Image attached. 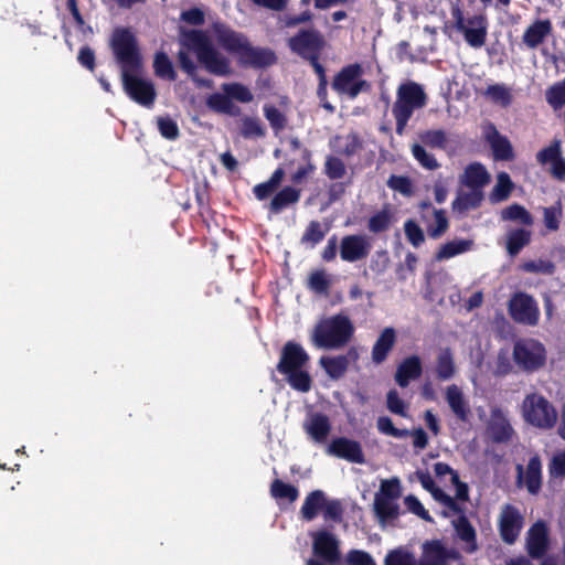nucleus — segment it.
<instances>
[{
	"instance_id": "63",
	"label": "nucleus",
	"mask_w": 565,
	"mask_h": 565,
	"mask_svg": "<svg viewBox=\"0 0 565 565\" xmlns=\"http://www.w3.org/2000/svg\"><path fill=\"white\" fill-rule=\"evenodd\" d=\"M404 503L408 511H411L415 515L419 516L425 521L433 522V519L430 518L429 513L415 495H407L404 499Z\"/></svg>"
},
{
	"instance_id": "55",
	"label": "nucleus",
	"mask_w": 565,
	"mask_h": 565,
	"mask_svg": "<svg viewBox=\"0 0 565 565\" xmlns=\"http://www.w3.org/2000/svg\"><path fill=\"white\" fill-rule=\"evenodd\" d=\"M544 224L550 231H557L562 217V207L559 202L543 209Z\"/></svg>"
},
{
	"instance_id": "48",
	"label": "nucleus",
	"mask_w": 565,
	"mask_h": 565,
	"mask_svg": "<svg viewBox=\"0 0 565 565\" xmlns=\"http://www.w3.org/2000/svg\"><path fill=\"white\" fill-rule=\"evenodd\" d=\"M154 73L163 78L174 79L175 72L173 70L172 63L167 56V54L159 52L154 56L153 61Z\"/></svg>"
},
{
	"instance_id": "36",
	"label": "nucleus",
	"mask_w": 565,
	"mask_h": 565,
	"mask_svg": "<svg viewBox=\"0 0 565 565\" xmlns=\"http://www.w3.org/2000/svg\"><path fill=\"white\" fill-rule=\"evenodd\" d=\"M433 222L430 223L428 216L424 213L422 220L426 223L427 233L431 238H439L448 230V220L443 210L433 209Z\"/></svg>"
},
{
	"instance_id": "60",
	"label": "nucleus",
	"mask_w": 565,
	"mask_h": 565,
	"mask_svg": "<svg viewBox=\"0 0 565 565\" xmlns=\"http://www.w3.org/2000/svg\"><path fill=\"white\" fill-rule=\"evenodd\" d=\"M385 565H416V561L411 553L396 550L387 554Z\"/></svg>"
},
{
	"instance_id": "18",
	"label": "nucleus",
	"mask_w": 565,
	"mask_h": 565,
	"mask_svg": "<svg viewBox=\"0 0 565 565\" xmlns=\"http://www.w3.org/2000/svg\"><path fill=\"white\" fill-rule=\"evenodd\" d=\"M488 433L495 441H508L513 435V428L507 415L499 408H492L488 423Z\"/></svg>"
},
{
	"instance_id": "16",
	"label": "nucleus",
	"mask_w": 565,
	"mask_h": 565,
	"mask_svg": "<svg viewBox=\"0 0 565 565\" xmlns=\"http://www.w3.org/2000/svg\"><path fill=\"white\" fill-rule=\"evenodd\" d=\"M422 550L419 565H447L450 559L458 558V553L455 550L446 548L438 540L425 542Z\"/></svg>"
},
{
	"instance_id": "34",
	"label": "nucleus",
	"mask_w": 565,
	"mask_h": 565,
	"mask_svg": "<svg viewBox=\"0 0 565 565\" xmlns=\"http://www.w3.org/2000/svg\"><path fill=\"white\" fill-rule=\"evenodd\" d=\"M473 242L470 239H452L441 245L436 253V260H445L471 249Z\"/></svg>"
},
{
	"instance_id": "33",
	"label": "nucleus",
	"mask_w": 565,
	"mask_h": 565,
	"mask_svg": "<svg viewBox=\"0 0 565 565\" xmlns=\"http://www.w3.org/2000/svg\"><path fill=\"white\" fill-rule=\"evenodd\" d=\"M326 499V494L321 490L310 492L300 509L301 516L307 521L313 520L318 512L323 509Z\"/></svg>"
},
{
	"instance_id": "15",
	"label": "nucleus",
	"mask_w": 565,
	"mask_h": 565,
	"mask_svg": "<svg viewBox=\"0 0 565 565\" xmlns=\"http://www.w3.org/2000/svg\"><path fill=\"white\" fill-rule=\"evenodd\" d=\"M309 361V355L303 348L295 342H287L281 350L277 370L281 374L302 369Z\"/></svg>"
},
{
	"instance_id": "57",
	"label": "nucleus",
	"mask_w": 565,
	"mask_h": 565,
	"mask_svg": "<svg viewBox=\"0 0 565 565\" xmlns=\"http://www.w3.org/2000/svg\"><path fill=\"white\" fill-rule=\"evenodd\" d=\"M404 232H405V235H406L408 242L414 247H418L425 241V235H424L423 230L413 220H408V221L405 222V224H404Z\"/></svg>"
},
{
	"instance_id": "28",
	"label": "nucleus",
	"mask_w": 565,
	"mask_h": 565,
	"mask_svg": "<svg viewBox=\"0 0 565 565\" xmlns=\"http://www.w3.org/2000/svg\"><path fill=\"white\" fill-rule=\"evenodd\" d=\"M244 64L264 67L275 63L276 56L270 50L253 47L248 43L241 54Z\"/></svg>"
},
{
	"instance_id": "54",
	"label": "nucleus",
	"mask_w": 565,
	"mask_h": 565,
	"mask_svg": "<svg viewBox=\"0 0 565 565\" xmlns=\"http://www.w3.org/2000/svg\"><path fill=\"white\" fill-rule=\"evenodd\" d=\"M330 284L331 279L323 270L313 271L309 276V288L318 294H326Z\"/></svg>"
},
{
	"instance_id": "29",
	"label": "nucleus",
	"mask_w": 565,
	"mask_h": 565,
	"mask_svg": "<svg viewBox=\"0 0 565 565\" xmlns=\"http://www.w3.org/2000/svg\"><path fill=\"white\" fill-rule=\"evenodd\" d=\"M490 180V175L480 163L469 164L462 175L460 182L467 188H475L481 190Z\"/></svg>"
},
{
	"instance_id": "14",
	"label": "nucleus",
	"mask_w": 565,
	"mask_h": 565,
	"mask_svg": "<svg viewBox=\"0 0 565 565\" xmlns=\"http://www.w3.org/2000/svg\"><path fill=\"white\" fill-rule=\"evenodd\" d=\"M327 454L354 463L365 462L360 443L345 437L333 439L327 447Z\"/></svg>"
},
{
	"instance_id": "51",
	"label": "nucleus",
	"mask_w": 565,
	"mask_h": 565,
	"mask_svg": "<svg viewBox=\"0 0 565 565\" xmlns=\"http://www.w3.org/2000/svg\"><path fill=\"white\" fill-rule=\"evenodd\" d=\"M545 97L547 103L554 108L558 109L565 105V78L551 86L546 93Z\"/></svg>"
},
{
	"instance_id": "53",
	"label": "nucleus",
	"mask_w": 565,
	"mask_h": 565,
	"mask_svg": "<svg viewBox=\"0 0 565 565\" xmlns=\"http://www.w3.org/2000/svg\"><path fill=\"white\" fill-rule=\"evenodd\" d=\"M521 269L526 273L552 275L555 270V265L546 259L526 260L521 265Z\"/></svg>"
},
{
	"instance_id": "38",
	"label": "nucleus",
	"mask_w": 565,
	"mask_h": 565,
	"mask_svg": "<svg viewBox=\"0 0 565 565\" xmlns=\"http://www.w3.org/2000/svg\"><path fill=\"white\" fill-rule=\"evenodd\" d=\"M454 356L449 349L441 351L437 358L436 373L440 380H449L455 375Z\"/></svg>"
},
{
	"instance_id": "59",
	"label": "nucleus",
	"mask_w": 565,
	"mask_h": 565,
	"mask_svg": "<svg viewBox=\"0 0 565 565\" xmlns=\"http://www.w3.org/2000/svg\"><path fill=\"white\" fill-rule=\"evenodd\" d=\"M386 405L391 413L407 417V404L398 396V393L395 390L387 393Z\"/></svg>"
},
{
	"instance_id": "42",
	"label": "nucleus",
	"mask_w": 565,
	"mask_h": 565,
	"mask_svg": "<svg viewBox=\"0 0 565 565\" xmlns=\"http://www.w3.org/2000/svg\"><path fill=\"white\" fill-rule=\"evenodd\" d=\"M512 190V182L508 173L501 172L498 174L497 183L491 192V200L493 202H501L509 198Z\"/></svg>"
},
{
	"instance_id": "61",
	"label": "nucleus",
	"mask_w": 565,
	"mask_h": 565,
	"mask_svg": "<svg viewBox=\"0 0 565 565\" xmlns=\"http://www.w3.org/2000/svg\"><path fill=\"white\" fill-rule=\"evenodd\" d=\"M391 224V215L387 211H381L369 221V230L373 233L386 231Z\"/></svg>"
},
{
	"instance_id": "49",
	"label": "nucleus",
	"mask_w": 565,
	"mask_h": 565,
	"mask_svg": "<svg viewBox=\"0 0 565 565\" xmlns=\"http://www.w3.org/2000/svg\"><path fill=\"white\" fill-rule=\"evenodd\" d=\"M562 157L561 140L555 139L551 145L536 153V160L541 164L550 166Z\"/></svg>"
},
{
	"instance_id": "35",
	"label": "nucleus",
	"mask_w": 565,
	"mask_h": 565,
	"mask_svg": "<svg viewBox=\"0 0 565 565\" xmlns=\"http://www.w3.org/2000/svg\"><path fill=\"white\" fill-rule=\"evenodd\" d=\"M434 471L437 476L443 477L446 475L450 476L451 483L456 487V501H467L468 500V487L466 483L460 482L459 476L456 471H454L450 466L444 462H437L434 466Z\"/></svg>"
},
{
	"instance_id": "21",
	"label": "nucleus",
	"mask_w": 565,
	"mask_h": 565,
	"mask_svg": "<svg viewBox=\"0 0 565 565\" xmlns=\"http://www.w3.org/2000/svg\"><path fill=\"white\" fill-rule=\"evenodd\" d=\"M445 398L451 412L458 419L466 422L469 418L470 405L459 386L455 384L447 386L445 391Z\"/></svg>"
},
{
	"instance_id": "58",
	"label": "nucleus",
	"mask_w": 565,
	"mask_h": 565,
	"mask_svg": "<svg viewBox=\"0 0 565 565\" xmlns=\"http://www.w3.org/2000/svg\"><path fill=\"white\" fill-rule=\"evenodd\" d=\"M377 429L388 436H393L395 438H404L409 435V430L407 429H398L394 426L392 419L386 416H382L377 419Z\"/></svg>"
},
{
	"instance_id": "46",
	"label": "nucleus",
	"mask_w": 565,
	"mask_h": 565,
	"mask_svg": "<svg viewBox=\"0 0 565 565\" xmlns=\"http://www.w3.org/2000/svg\"><path fill=\"white\" fill-rule=\"evenodd\" d=\"M484 96L488 97L491 102L504 107L511 103L512 97L509 88L502 84L490 85L486 89Z\"/></svg>"
},
{
	"instance_id": "62",
	"label": "nucleus",
	"mask_w": 565,
	"mask_h": 565,
	"mask_svg": "<svg viewBox=\"0 0 565 565\" xmlns=\"http://www.w3.org/2000/svg\"><path fill=\"white\" fill-rule=\"evenodd\" d=\"M324 171L330 179H340L345 174V166L339 158L329 157L324 164Z\"/></svg>"
},
{
	"instance_id": "47",
	"label": "nucleus",
	"mask_w": 565,
	"mask_h": 565,
	"mask_svg": "<svg viewBox=\"0 0 565 565\" xmlns=\"http://www.w3.org/2000/svg\"><path fill=\"white\" fill-rule=\"evenodd\" d=\"M530 242V232L516 230L508 236V252L510 255H516Z\"/></svg>"
},
{
	"instance_id": "8",
	"label": "nucleus",
	"mask_w": 565,
	"mask_h": 565,
	"mask_svg": "<svg viewBox=\"0 0 565 565\" xmlns=\"http://www.w3.org/2000/svg\"><path fill=\"white\" fill-rule=\"evenodd\" d=\"M513 358L521 369L535 371L545 364L546 350L535 339H520L514 343Z\"/></svg>"
},
{
	"instance_id": "44",
	"label": "nucleus",
	"mask_w": 565,
	"mask_h": 565,
	"mask_svg": "<svg viewBox=\"0 0 565 565\" xmlns=\"http://www.w3.org/2000/svg\"><path fill=\"white\" fill-rule=\"evenodd\" d=\"M501 217L503 220L515 221L525 225H531L533 223V217L531 214L522 205L519 204H512L503 209L501 212Z\"/></svg>"
},
{
	"instance_id": "39",
	"label": "nucleus",
	"mask_w": 565,
	"mask_h": 565,
	"mask_svg": "<svg viewBox=\"0 0 565 565\" xmlns=\"http://www.w3.org/2000/svg\"><path fill=\"white\" fill-rule=\"evenodd\" d=\"M206 105L210 109L222 113V114H234V104L230 99V96L223 92L214 93L210 95L206 99Z\"/></svg>"
},
{
	"instance_id": "41",
	"label": "nucleus",
	"mask_w": 565,
	"mask_h": 565,
	"mask_svg": "<svg viewBox=\"0 0 565 565\" xmlns=\"http://www.w3.org/2000/svg\"><path fill=\"white\" fill-rule=\"evenodd\" d=\"M270 494L275 499H287L292 503L298 499L299 491L296 487L276 479L270 484Z\"/></svg>"
},
{
	"instance_id": "9",
	"label": "nucleus",
	"mask_w": 565,
	"mask_h": 565,
	"mask_svg": "<svg viewBox=\"0 0 565 565\" xmlns=\"http://www.w3.org/2000/svg\"><path fill=\"white\" fill-rule=\"evenodd\" d=\"M363 68L360 64H351L343 67L333 78L332 88L339 94L351 99L361 92L367 90L370 84L363 79Z\"/></svg>"
},
{
	"instance_id": "19",
	"label": "nucleus",
	"mask_w": 565,
	"mask_h": 565,
	"mask_svg": "<svg viewBox=\"0 0 565 565\" xmlns=\"http://www.w3.org/2000/svg\"><path fill=\"white\" fill-rule=\"evenodd\" d=\"M416 477L423 488L429 491L436 501L443 503L447 509H449V511L454 513L462 512L460 503L457 502L452 497L446 494L441 489L437 488L428 472L418 471Z\"/></svg>"
},
{
	"instance_id": "25",
	"label": "nucleus",
	"mask_w": 565,
	"mask_h": 565,
	"mask_svg": "<svg viewBox=\"0 0 565 565\" xmlns=\"http://www.w3.org/2000/svg\"><path fill=\"white\" fill-rule=\"evenodd\" d=\"M215 35L217 42L227 51L242 54L247 41L241 34L225 28L224 25H215Z\"/></svg>"
},
{
	"instance_id": "20",
	"label": "nucleus",
	"mask_w": 565,
	"mask_h": 565,
	"mask_svg": "<svg viewBox=\"0 0 565 565\" xmlns=\"http://www.w3.org/2000/svg\"><path fill=\"white\" fill-rule=\"evenodd\" d=\"M527 552L532 557H541L547 547V527L542 521L534 523L526 535Z\"/></svg>"
},
{
	"instance_id": "31",
	"label": "nucleus",
	"mask_w": 565,
	"mask_h": 565,
	"mask_svg": "<svg viewBox=\"0 0 565 565\" xmlns=\"http://www.w3.org/2000/svg\"><path fill=\"white\" fill-rule=\"evenodd\" d=\"M483 199L481 190L468 188V190H460L456 200L452 202V207L456 211L465 212L470 209L477 207Z\"/></svg>"
},
{
	"instance_id": "27",
	"label": "nucleus",
	"mask_w": 565,
	"mask_h": 565,
	"mask_svg": "<svg viewBox=\"0 0 565 565\" xmlns=\"http://www.w3.org/2000/svg\"><path fill=\"white\" fill-rule=\"evenodd\" d=\"M551 32L552 23L550 20H537L525 30L522 38L523 43L529 49H535L544 42Z\"/></svg>"
},
{
	"instance_id": "17",
	"label": "nucleus",
	"mask_w": 565,
	"mask_h": 565,
	"mask_svg": "<svg viewBox=\"0 0 565 565\" xmlns=\"http://www.w3.org/2000/svg\"><path fill=\"white\" fill-rule=\"evenodd\" d=\"M313 553L329 564L340 558L339 540L330 532L319 531L313 535Z\"/></svg>"
},
{
	"instance_id": "3",
	"label": "nucleus",
	"mask_w": 565,
	"mask_h": 565,
	"mask_svg": "<svg viewBox=\"0 0 565 565\" xmlns=\"http://www.w3.org/2000/svg\"><path fill=\"white\" fill-rule=\"evenodd\" d=\"M180 43L183 47L195 52L199 61L212 74L225 76L231 73L230 63L217 52L202 31L181 30Z\"/></svg>"
},
{
	"instance_id": "45",
	"label": "nucleus",
	"mask_w": 565,
	"mask_h": 565,
	"mask_svg": "<svg viewBox=\"0 0 565 565\" xmlns=\"http://www.w3.org/2000/svg\"><path fill=\"white\" fill-rule=\"evenodd\" d=\"M289 385L300 392H308L311 388V377L303 369L285 374Z\"/></svg>"
},
{
	"instance_id": "11",
	"label": "nucleus",
	"mask_w": 565,
	"mask_h": 565,
	"mask_svg": "<svg viewBox=\"0 0 565 565\" xmlns=\"http://www.w3.org/2000/svg\"><path fill=\"white\" fill-rule=\"evenodd\" d=\"M288 43L292 52L305 58L318 57L324 46L323 36L319 31L313 29L300 31L298 34L290 38Z\"/></svg>"
},
{
	"instance_id": "22",
	"label": "nucleus",
	"mask_w": 565,
	"mask_h": 565,
	"mask_svg": "<svg viewBox=\"0 0 565 565\" xmlns=\"http://www.w3.org/2000/svg\"><path fill=\"white\" fill-rule=\"evenodd\" d=\"M518 478L519 481H524L526 489L531 493H537L541 489L542 481V463L539 456H533L526 467L523 470L521 465L518 466Z\"/></svg>"
},
{
	"instance_id": "5",
	"label": "nucleus",
	"mask_w": 565,
	"mask_h": 565,
	"mask_svg": "<svg viewBox=\"0 0 565 565\" xmlns=\"http://www.w3.org/2000/svg\"><path fill=\"white\" fill-rule=\"evenodd\" d=\"M426 105V94L423 87L415 82H407L397 88V98L393 106L396 119V132L403 135L407 121L415 109Z\"/></svg>"
},
{
	"instance_id": "2",
	"label": "nucleus",
	"mask_w": 565,
	"mask_h": 565,
	"mask_svg": "<svg viewBox=\"0 0 565 565\" xmlns=\"http://www.w3.org/2000/svg\"><path fill=\"white\" fill-rule=\"evenodd\" d=\"M354 326L344 315L321 319L311 331L310 339L315 347L326 350L343 348L351 340Z\"/></svg>"
},
{
	"instance_id": "56",
	"label": "nucleus",
	"mask_w": 565,
	"mask_h": 565,
	"mask_svg": "<svg viewBox=\"0 0 565 565\" xmlns=\"http://www.w3.org/2000/svg\"><path fill=\"white\" fill-rule=\"evenodd\" d=\"M326 233L327 228H323L319 222L312 221L308 225L301 239L303 243H309L313 246L323 239Z\"/></svg>"
},
{
	"instance_id": "52",
	"label": "nucleus",
	"mask_w": 565,
	"mask_h": 565,
	"mask_svg": "<svg viewBox=\"0 0 565 565\" xmlns=\"http://www.w3.org/2000/svg\"><path fill=\"white\" fill-rule=\"evenodd\" d=\"M412 153L423 168L427 170H436L439 168V163L436 158L431 153L427 152L423 146L414 143L412 146Z\"/></svg>"
},
{
	"instance_id": "43",
	"label": "nucleus",
	"mask_w": 565,
	"mask_h": 565,
	"mask_svg": "<svg viewBox=\"0 0 565 565\" xmlns=\"http://www.w3.org/2000/svg\"><path fill=\"white\" fill-rule=\"evenodd\" d=\"M222 90L230 96V99H235L239 103H250L253 100L252 92L239 83H225L222 85Z\"/></svg>"
},
{
	"instance_id": "24",
	"label": "nucleus",
	"mask_w": 565,
	"mask_h": 565,
	"mask_svg": "<svg viewBox=\"0 0 565 565\" xmlns=\"http://www.w3.org/2000/svg\"><path fill=\"white\" fill-rule=\"evenodd\" d=\"M303 429L315 443L322 444L330 434L331 425L326 415L316 413L307 417Z\"/></svg>"
},
{
	"instance_id": "12",
	"label": "nucleus",
	"mask_w": 565,
	"mask_h": 565,
	"mask_svg": "<svg viewBox=\"0 0 565 565\" xmlns=\"http://www.w3.org/2000/svg\"><path fill=\"white\" fill-rule=\"evenodd\" d=\"M523 527V515L520 511L505 504L502 507L499 515V530L502 540L508 544H513Z\"/></svg>"
},
{
	"instance_id": "6",
	"label": "nucleus",
	"mask_w": 565,
	"mask_h": 565,
	"mask_svg": "<svg viewBox=\"0 0 565 565\" xmlns=\"http://www.w3.org/2000/svg\"><path fill=\"white\" fill-rule=\"evenodd\" d=\"M524 419L539 428H552L557 419L553 405L542 395L533 393L525 396L522 403Z\"/></svg>"
},
{
	"instance_id": "64",
	"label": "nucleus",
	"mask_w": 565,
	"mask_h": 565,
	"mask_svg": "<svg viewBox=\"0 0 565 565\" xmlns=\"http://www.w3.org/2000/svg\"><path fill=\"white\" fill-rule=\"evenodd\" d=\"M158 128L160 134L167 139H175L179 135L178 125L168 117L158 118Z\"/></svg>"
},
{
	"instance_id": "37",
	"label": "nucleus",
	"mask_w": 565,
	"mask_h": 565,
	"mask_svg": "<svg viewBox=\"0 0 565 565\" xmlns=\"http://www.w3.org/2000/svg\"><path fill=\"white\" fill-rule=\"evenodd\" d=\"M285 177L284 168H277L268 181L264 183H259L254 186V194L258 200H265L268 195H270L282 182Z\"/></svg>"
},
{
	"instance_id": "26",
	"label": "nucleus",
	"mask_w": 565,
	"mask_h": 565,
	"mask_svg": "<svg viewBox=\"0 0 565 565\" xmlns=\"http://www.w3.org/2000/svg\"><path fill=\"white\" fill-rule=\"evenodd\" d=\"M422 374V362L417 355L405 359L397 367L395 381L401 387H406L412 380Z\"/></svg>"
},
{
	"instance_id": "10",
	"label": "nucleus",
	"mask_w": 565,
	"mask_h": 565,
	"mask_svg": "<svg viewBox=\"0 0 565 565\" xmlns=\"http://www.w3.org/2000/svg\"><path fill=\"white\" fill-rule=\"evenodd\" d=\"M511 317L519 323L535 326L539 322L540 310L536 301L527 294H515L509 303Z\"/></svg>"
},
{
	"instance_id": "32",
	"label": "nucleus",
	"mask_w": 565,
	"mask_h": 565,
	"mask_svg": "<svg viewBox=\"0 0 565 565\" xmlns=\"http://www.w3.org/2000/svg\"><path fill=\"white\" fill-rule=\"evenodd\" d=\"M301 195V191L294 186L282 188L270 201L269 207L271 212L279 213L287 206L296 204Z\"/></svg>"
},
{
	"instance_id": "7",
	"label": "nucleus",
	"mask_w": 565,
	"mask_h": 565,
	"mask_svg": "<svg viewBox=\"0 0 565 565\" xmlns=\"http://www.w3.org/2000/svg\"><path fill=\"white\" fill-rule=\"evenodd\" d=\"M451 15L455 20V28L463 34L466 42L473 49L484 45L488 34V21L483 14H476L465 18L459 7H454Z\"/></svg>"
},
{
	"instance_id": "40",
	"label": "nucleus",
	"mask_w": 565,
	"mask_h": 565,
	"mask_svg": "<svg viewBox=\"0 0 565 565\" xmlns=\"http://www.w3.org/2000/svg\"><path fill=\"white\" fill-rule=\"evenodd\" d=\"M420 141L431 148L445 149L448 145V137L443 129H429L419 134Z\"/></svg>"
},
{
	"instance_id": "13",
	"label": "nucleus",
	"mask_w": 565,
	"mask_h": 565,
	"mask_svg": "<svg viewBox=\"0 0 565 565\" xmlns=\"http://www.w3.org/2000/svg\"><path fill=\"white\" fill-rule=\"evenodd\" d=\"M371 248V239L367 236L348 235L341 241L340 256L344 262L354 263L366 258Z\"/></svg>"
},
{
	"instance_id": "4",
	"label": "nucleus",
	"mask_w": 565,
	"mask_h": 565,
	"mask_svg": "<svg viewBox=\"0 0 565 565\" xmlns=\"http://www.w3.org/2000/svg\"><path fill=\"white\" fill-rule=\"evenodd\" d=\"M402 495L397 478L384 479L374 495L373 510L382 527L393 524L399 516L398 499Z\"/></svg>"
},
{
	"instance_id": "30",
	"label": "nucleus",
	"mask_w": 565,
	"mask_h": 565,
	"mask_svg": "<svg viewBox=\"0 0 565 565\" xmlns=\"http://www.w3.org/2000/svg\"><path fill=\"white\" fill-rule=\"evenodd\" d=\"M395 341V330L391 327L385 328L373 345L372 360L375 363H382L386 359L388 352L392 350Z\"/></svg>"
},
{
	"instance_id": "23",
	"label": "nucleus",
	"mask_w": 565,
	"mask_h": 565,
	"mask_svg": "<svg viewBox=\"0 0 565 565\" xmlns=\"http://www.w3.org/2000/svg\"><path fill=\"white\" fill-rule=\"evenodd\" d=\"M358 353L351 349L347 355L322 356L319 364L326 373L333 380H338L344 375L351 360H356Z\"/></svg>"
},
{
	"instance_id": "50",
	"label": "nucleus",
	"mask_w": 565,
	"mask_h": 565,
	"mask_svg": "<svg viewBox=\"0 0 565 565\" xmlns=\"http://www.w3.org/2000/svg\"><path fill=\"white\" fill-rule=\"evenodd\" d=\"M489 140L493 149L494 156L498 159H508L511 156V145L507 138L500 136L495 130L489 135Z\"/></svg>"
},
{
	"instance_id": "1",
	"label": "nucleus",
	"mask_w": 565,
	"mask_h": 565,
	"mask_svg": "<svg viewBox=\"0 0 565 565\" xmlns=\"http://www.w3.org/2000/svg\"><path fill=\"white\" fill-rule=\"evenodd\" d=\"M111 47L120 65L121 82L126 94L136 103L150 107L156 98V90L150 81L142 78V60L135 36L125 29L115 30Z\"/></svg>"
}]
</instances>
